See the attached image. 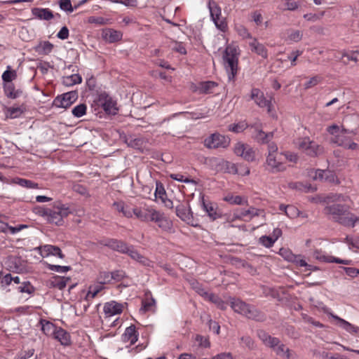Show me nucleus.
<instances>
[{
    "label": "nucleus",
    "instance_id": "nucleus-1",
    "mask_svg": "<svg viewBox=\"0 0 359 359\" xmlns=\"http://www.w3.org/2000/svg\"><path fill=\"white\" fill-rule=\"evenodd\" d=\"M35 212L42 217L48 223L62 226L64 224V218L71 214L72 211L67 205L57 202L51 208H36Z\"/></svg>",
    "mask_w": 359,
    "mask_h": 359
},
{
    "label": "nucleus",
    "instance_id": "nucleus-2",
    "mask_svg": "<svg viewBox=\"0 0 359 359\" xmlns=\"http://www.w3.org/2000/svg\"><path fill=\"white\" fill-rule=\"evenodd\" d=\"M348 206L334 203L325 208V213L330 215L332 219L340 224L353 227L356 222H359V217L348 211Z\"/></svg>",
    "mask_w": 359,
    "mask_h": 359
},
{
    "label": "nucleus",
    "instance_id": "nucleus-3",
    "mask_svg": "<svg viewBox=\"0 0 359 359\" xmlns=\"http://www.w3.org/2000/svg\"><path fill=\"white\" fill-rule=\"evenodd\" d=\"M239 48L234 44L228 45L223 55L224 66L228 75V81L234 82L238 70Z\"/></svg>",
    "mask_w": 359,
    "mask_h": 359
},
{
    "label": "nucleus",
    "instance_id": "nucleus-4",
    "mask_svg": "<svg viewBox=\"0 0 359 359\" xmlns=\"http://www.w3.org/2000/svg\"><path fill=\"white\" fill-rule=\"evenodd\" d=\"M278 146L274 142L268 144V154L264 163L265 170L271 173H278L286 170L285 164L278 157Z\"/></svg>",
    "mask_w": 359,
    "mask_h": 359
},
{
    "label": "nucleus",
    "instance_id": "nucleus-5",
    "mask_svg": "<svg viewBox=\"0 0 359 359\" xmlns=\"http://www.w3.org/2000/svg\"><path fill=\"white\" fill-rule=\"evenodd\" d=\"M231 306L235 312L241 313L248 318L262 321L264 319V316L254 306L245 303L238 299H232Z\"/></svg>",
    "mask_w": 359,
    "mask_h": 359
},
{
    "label": "nucleus",
    "instance_id": "nucleus-6",
    "mask_svg": "<svg viewBox=\"0 0 359 359\" xmlns=\"http://www.w3.org/2000/svg\"><path fill=\"white\" fill-rule=\"evenodd\" d=\"M294 143L296 148L311 157H316L323 153V148L309 137L298 138Z\"/></svg>",
    "mask_w": 359,
    "mask_h": 359
},
{
    "label": "nucleus",
    "instance_id": "nucleus-7",
    "mask_svg": "<svg viewBox=\"0 0 359 359\" xmlns=\"http://www.w3.org/2000/svg\"><path fill=\"white\" fill-rule=\"evenodd\" d=\"M204 146L210 149H226L230 144V139L218 133L211 134L203 141Z\"/></svg>",
    "mask_w": 359,
    "mask_h": 359
},
{
    "label": "nucleus",
    "instance_id": "nucleus-8",
    "mask_svg": "<svg viewBox=\"0 0 359 359\" xmlns=\"http://www.w3.org/2000/svg\"><path fill=\"white\" fill-rule=\"evenodd\" d=\"M234 154L246 161L252 162L256 159V151L250 144L238 142L233 146Z\"/></svg>",
    "mask_w": 359,
    "mask_h": 359
},
{
    "label": "nucleus",
    "instance_id": "nucleus-9",
    "mask_svg": "<svg viewBox=\"0 0 359 359\" xmlns=\"http://www.w3.org/2000/svg\"><path fill=\"white\" fill-rule=\"evenodd\" d=\"M95 102L97 106L101 107L108 114H116L118 112L116 102L107 93L103 92L98 95Z\"/></svg>",
    "mask_w": 359,
    "mask_h": 359
},
{
    "label": "nucleus",
    "instance_id": "nucleus-10",
    "mask_svg": "<svg viewBox=\"0 0 359 359\" xmlns=\"http://www.w3.org/2000/svg\"><path fill=\"white\" fill-rule=\"evenodd\" d=\"M126 277L124 271H101L97 276V282L101 285L114 284Z\"/></svg>",
    "mask_w": 359,
    "mask_h": 359
},
{
    "label": "nucleus",
    "instance_id": "nucleus-11",
    "mask_svg": "<svg viewBox=\"0 0 359 359\" xmlns=\"http://www.w3.org/2000/svg\"><path fill=\"white\" fill-rule=\"evenodd\" d=\"M78 99L76 91H69L57 95L53 102V105L57 108L67 109Z\"/></svg>",
    "mask_w": 359,
    "mask_h": 359
},
{
    "label": "nucleus",
    "instance_id": "nucleus-12",
    "mask_svg": "<svg viewBox=\"0 0 359 359\" xmlns=\"http://www.w3.org/2000/svg\"><path fill=\"white\" fill-rule=\"evenodd\" d=\"M313 257L318 260L320 262L323 263H338L343 264L345 265H348L351 264V260L349 259H342L340 258H337L333 257L332 255H328L325 252L322 251L321 250L316 249L313 252Z\"/></svg>",
    "mask_w": 359,
    "mask_h": 359
},
{
    "label": "nucleus",
    "instance_id": "nucleus-13",
    "mask_svg": "<svg viewBox=\"0 0 359 359\" xmlns=\"http://www.w3.org/2000/svg\"><path fill=\"white\" fill-rule=\"evenodd\" d=\"M201 205L203 210L207 213L210 220L215 221L222 217V212L218 209V206L216 203L210 201H206L203 197Z\"/></svg>",
    "mask_w": 359,
    "mask_h": 359
},
{
    "label": "nucleus",
    "instance_id": "nucleus-14",
    "mask_svg": "<svg viewBox=\"0 0 359 359\" xmlns=\"http://www.w3.org/2000/svg\"><path fill=\"white\" fill-rule=\"evenodd\" d=\"M250 97L259 107L267 108L269 113L271 111L272 104L271 100H267L264 97L263 92H262L259 89L252 88L251 90Z\"/></svg>",
    "mask_w": 359,
    "mask_h": 359
},
{
    "label": "nucleus",
    "instance_id": "nucleus-15",
    "mask_svg": "<svg viewBox=\"0 0 359 359\" xmlns=\"http://www.w3.org/2000/svg\"><path fill=\"white\" fill-rule=\"evenodd\" d=\"M175 212L177 216L180 217L182 221L187 222V224H191L194 226L193 212L189 203H180L177 205L175 208Z\"/></svg>",
    "mask_w": 359,
    "mask_h": 359
},
{
    "label": "nucleus",
    "instance_id": "nucleus-16",
    "mask_svg": "<svg viewBox=\"0 0 359 359\" xmlns=\"http://www.w3.org/2000/svg\"><path fill=\"white\" fill-rule=\"evenodd\" d=\"M125 142L128 147L141 151H143L147 145V140L146 138L142 137H136L133 135L126 137Z\"/></svg>",
    "mask_w": 359,
    "mask_h": 359
},
{
    "label": "nucleus",
    "instance_id": "nucleus-17",
    "mask_svg": "<svg viewBox=\"0 0 359 359\" xmlns=\"http://www.w3.org/2000/svg\"><path fill=\"white\" fill-rule=\"evenodd\" d=\"M125 254H128L133 259L141 263L144 266L154 267V263L140 255L133 245H128V250Z\"/></svg>",
    "mask_w": 359,
    "mask_h": 359
},
{
    "label": "nucleus",
    "instance_id": "nucleus-18",
    "mask_svg": "<svg viewBox=\"0 0 359 359\" xmlns=\"http://www.w3.org/2000/svg\"><path fill=\"white\" fill-rule=\"evenodd\" d=\"M123 305L115 301L107 302L104 306V312L107 317H111L122 313Z\"/></svg>",
    "mask_w": 359,
    "mask_h": 359
},
{
    "label": "nucleus",
    "instance_id": "nucleus-19",
    "mask_svg": "<svg viewBox=\"0 0 359 359\" xmlns=\"http://www.w3.org/2000/svg\"><path fill=\"white\" fill-rule=\"evenodd\" d=\"M327 314L336 321V325L350 333H357L359 328L337 315L330 312Z\"/></svg>",
    "mask_w": 359,
    "mask_h": 359
},
{
    "label": "nucleus",
    "instance_id": "nucleus-20",
    "mask_svg": "<svg viewBox=\"0 0 359 359\" xmlns=\"http://www.w3.org/2000/svg\"><path fill=\"white\" fill-rule=\"evenodd\" d=\"M248 45L252 52L257 54L262 57L266 59L268 57V50L264 44L259 43L256 38L251 39Z\"/></svg>",
    "mask_w": 359,
    "mask_h": 359
},
{
    "label": "nucleus",
    "instance_id": "nucleus-21",
    "mask_svg": "<svg viewBox=\"0 0 359 359\" xmlns=\"http://www.w3.org/2000/svg\"><path fill=\"white\" fill-rule=\"evenodd\" d=\"M41 255L43 257L53 255L60 258H63L64 255L60 248L52 245H44L39 247Z\"/></svg>",
    "mask_w": 359,
    "mask_h": 359
},
{
    "label": "nucleus",
    "instance_id": "nucleus-22",
    "mask_svg": "<svg viewBox=\"0 0 359 359\" xmlns=\"http://www.w3.org/2000/svg\"><path fill=\"white\" fill-rule=\"evenodd\" d=\"M240 212L242 217V220L245 221L251 220L255 217L261 216L263 218L265 217V212L263 209L256 208L252 206L248 210H241Z\"/></svg>",
    "mask_w": 359,
    "mask_h": 359
},
{
    "label": "nucleus",
    "instance_id": "nucleus-23",
    "mask_svg": "<svg viewBox=\"0 0 359 359\" xmlns=\"http://www.w3.org/2000/svg\"><path fill=\"white\" fill-rule=\"evenodd\" d=\"M257 336L266 346L273 349L276 347L280 342L278 338L271 337L264 330H259L257 332Z\"/></svg>",
    "mask_w": 359,
    "mask_h": 359
},
{
    "label": "nucleus",
    "instance_id": "nucleus-24",
    "mask_svg": "<svg viewBox=\"0 0 359 359\" xmlns=\"http://www.w3.org/2000/svg\"><path fill=\"white\" fill-rule=\"evenodd\" d=\"M327 131L332 137H337L341 133H348L352 135H357L356 129H347L344 125L338 126L337 124H332L327 128Z\"/></svg>",
    "mask_w": 359,
    "mask_h": 359
},
{
    "label": "nucleus",
    "instance_id": "nucleus-25",
    "mask_svg": "<svg viewBox=\"0 0 359 359\" xmlns=\"http://www.w3.org/2000/svg\"><path fill=\"white\" fill-rule=\"evenodd\" d=\"M138 339V333L136 331L135 326L132 325L128 327L122 335V340L124 342H128L133 345Z\"/></svg>",
    "mask_w": 359,
    "mask_h": 359
},
{
    "label": "nucleus",
    "instance_id": "nucleus-26",
    "mask_svg": "<svg viewBox=\"0 0 359 359\" xmlns=\"http://www.w3.org/2000/svg\"><path fill=\"white\" fill-rule=\"evenodd\" d=\"M69 280L70 278L69 277L53 276L47 281V285L49 287H56L59 290H62L67 286Z\"/></svg>",
    "mask_w": 359,
    "mask_h": 359
},
{
    "label": "nucleus",
    "instance_id": "nucleus-27",
    "mask_svg": "<svg viewBox=\"0 0 359 359\" xmlns=\"http://www.w3.org/2000/svg\"><path fill=\"white\" fill-rule=\"evenodd\" d=\"M104 245L123 254H125V252L128 250V245L127 243L116 239H109L107 241Z\"/></svg>",
    "mask_w": 359,
    "mask_h": 359
},
{
    "label": "nucleus",
    "instance_id": "nucleus-28",
    "mask_svg": "<svg viewBox=\"0 0 359 359\" xmlns=\"http://www.w3.org/2000/svg\"><path fill=\"white\" fill-rule=\"evenodd\" d=\"M32 15L39 20H50L54 18L53 13L49 8H34L32 9Z\"/></svg>",
    "mask_w": 359,
    "mask_h": 359
},
{
    "label": "nucleus",
    "instance_id": "nucleus-29",
    "mask_svg": "<svg viewBox=\"0 0 359 359\" xmlns=\"http://www.w3.org/2000/svg\"><path fill=\"white\" fill-rule=\"evenodd\" d=\"M53 338L60 341L63 346H69L71 344V337L69 332L60 327H57Z\"/></svg>",
    "mask_w": 359,
    "mask_h": 359
},
{
    "label": "nucleus",
    "instance_id": "nucleus-30",
    "mask_svg": "<svg viewBox=\"0 0 359 359\" xmlns=\"http://www.w3.org/2000/svg\"><path fill=\"white\" fill-rule=\"evenodd\" d=\"M123 34L120 31L113 29H107L103 31L102 38L109 43H114L122 39Z\"/></svg>",
    "mask_w": 359,
    "mask_h": 359
},
{
    "label": "nucleus",
    "instance_id": "nucleus-31",
    "mask_svg": "<svg viewBox=\"0 0 359 359\" xmlns=\"http://www.w3.org/2000/svg\"><path fill=\"white\" fill-rule=\"evenodd\" d=\"M151 209V207H146L142 209L137 207L132 208V217L135 215L136 218L142 222H148L149 215V210Z\"/></svg>",
    "mask_w": 359,
    "mask_h": 359
},
{
    "label": "nucleus",
    "instance_id": "nucleus-32",
    "mask_svg": "<svg viewBox=\"0 0 359 359\" xmlns=\"http://www.w3.org/2000/svg\"><path fill=\"white\" fill-rule=\"evenodd\" d=\"M113 207L118 212L123 214V215L128 218L132 217V208L125 204L122 201H116L113 203Z\"/></svg>",
    "mask_w": 359,
    "mask_h": 359
},
{
    "label": "nucleus",
    "instance_id": "nucleus-33",
    "mask_svg": "<svg viewBox=\"0 0 359 359\" xmlns=\"http://www.w3.org/2000/svg\"><path fill=\"white\" fill-rule=\"evenodd\" d=\"M217 86V83L216 82L210 81H203L198 84L197 90L201 93L209 94L213 93Z\"/></svg>",
    "mask_w": 359,
    "mask_h": 359
},
{
    "label": "nucleus",
    "instance_id": "nucleus-34",
    "mask_svg": "<svg viewBox=\"0 0 359 359\" xmlns=\"http://www.w3.org/2000/svg\"><path fill=\"white\" fill-rule=\"evenodd\" d=\"M53 47V44L50 41H43L35 47V50L40 55H48L52 52Z\"/></svg>",
    "mask_w": 359,
    "mask_h": 359
},
{
    "label": "nucleus",
    "instance_id": "nucleus-35",
    "mask_svg": "<svg viewBox=\"0 0 359 359\" xmlns=\"http://www.w3.org/2000/svg\"><path fill=\"white\" fill-rule=\"evenodd\" d=\"M4 91L6 96L11 99H16L22 93L21 91L15 90L13 83H5L4 85Z\"/></svg>",
    "mask_w": 359,
    "mask_h": 359
},
{
    "label": "nucleus",
    "instance_id": "nucleus-36",
    "mask_svg": "<svg viewBox=\"0 0 359 359\" xmlns=\"http://www.w3.org/2000/svg\"><path fill=\"white\" fill-rule=\"evenodd\" d=\"M204 299L213 303L217 308L222 310H225L226 308V303L224 302L219 296L213 293L208 292L207 296L204 297Z\"/></svg>",
    "mask_w": 359,
    "mask_h": 359
},
{
    "label": "nucleus",
    "instance_id": "nucleus-37",
    "mask_svg": "<svg viewBox=\"0 0 359 359\" xmlns=\"http://www.w3.org/2000/svg\"><path fill=\"white\" fill-rule=\"evenodd\" d=\"M359 55V50H351V51H344L342 53L341 61L345 64L348 65L350 61L358 62Z\"/></svg>",
    "mask_w": 359,
    "mask_h": 359
},
{
    "label": "nucleus",
    "instance_id": "nucleus-38",
    "mask_svg": "<svg viewBox=\"0 0 359 359\" xmlns=\"http://www.w3.org/2000/svg\"><path fill=\"white\" fill-rule=\"evenodd\" d=\"M40 323L41 325V330L47 336L53 337L57 327L53 323L46 320H41Z\"/></svg>",
    "mask_w": 359,
    "mask_h": 359
},
{
    "label": "nucleus",
    "instance_id": "nucleus-39",
    "mask_svg": "<svg viewBox=\"0 0 359 359\" xmlns=\"http://www.w3.org/2000/svg\"><path fill=\"white\" fill-rule=\"evenodd\" d=\"M149 215L148 222H154L156 223L158 225L165 217V214L163 212L158 211L153 208H151V209L149 210Z\"/></svg>",
    "mask_w": 359,
    "mask_h": 359
},
{
    "label": "nucleus",
    "instance_id": "nucleus-40",
    "mask_svg": "<svg viewBox=\"0 0 359 359\" xmlns=\"http://www.w3.org/2000/svg\"><path fill=\"white\" fill-rule=\"evenodd\" d=\"M82 81L81 76L78 74H72L65 76L62 79V83L66 86H72L75 84L81 83Z\"/></svg>",
    "mask_w": 359,
    "mask_h": 359
},
{
    "label": "nucleus",
    "instance_id": "nucleus-41",
    "mask_svg": "<svg viewBox=\"0 0 359 359\" xmlns=\"http://www.w3.org/2000/svg\"><path fill=\"white\" fill-rule=\"evenodd\" d=\"M349 135H352L348 133H341L337 137H332L330 139V142L338 147H341V142H344L347 144L348 142L351 140V137Z\"/></svg>",
    "mask_w": 359,
    "mask_h": 359
},
{
    "label": "nucleus",
    "instance_id": "nucleus-42",
    "mask_svg": "<svg viewBox=\"0 0 359 359\" xmlns=\"http://www.w3.org/2000/svg\"><path fill=\"white\" fill-rule=\"evenodd\" d=\"M316 179L323 180L325 179V181L329 182H334L335 175L334 174L329 170H318L316 172V176L314 177Z\"/></svg>",
    "mask_w": 359,
    "mask_h": 359
},
{
    "label": "nucleus",
    "instance_id": "nucleus-43",
    "mask_svg": "<svg viewBox=\"0 0 359 359\" xmlns=\"http://www.w3.org/2000/svg\"><path fill=\"white\" fill-rule=\"evenodd\" d=\"M103 289V286L101 284L90 285L88 288V293L86 296V300L90 301L95 297V296Z\"/></svg>",
    "mask_w": 359,
    "mask_h": 359
},
{
    "label": "nucleus",
    "instance_id": "nucleus-44",
    "mask_svg": "<svg viewBox=\"0 0 359 359\" xmlns=\"http://www.w3.org/2000/svg\"><path fill=\"white\" fill-rule=\"evenodd\" d=\"M224 201L231 205H243L248 203L247 199H244L241 196L227 195L224 198Z\"/></svg>",
    "mask_w": 359,
    "mask_h": 359
},
{
    "label": "nucleus",
    "instance_id": "nucleus-45",
    "mask_svg": "<svg viewBox=\"0 0 359 359\" xmlns=\"http://www.w3.org/2000/svg\"><path fill=\"white\" fill-rule=\"evenodd\" d=\"M273 351L276 353L281 357H285L287 359L291 358L290 351L288 348H287L283 344L279 342L278 345L273 348Z\"/></svg>",
    "mask_w": 359,
    "mask_h": 359
},
{
    "label": "nucleus",
    "instance_id": "nucleus-46",
    "mask_svg": "<svg viewBox=\"0 0 359 359\" xmlns=\"http://www.w3.org/2000/svg\"><path fill=\"white\" fill-rule=\"evenodd\" d=\"M17 77V73L15 70H11V66L7 67V69L2 74L1 78L4 82L6 83H11V81L15 79Z\"/></svg>",
    "mask_w": 359,
    "mask_h": 359
},
{
    "label": "nucleus",
    "instance_id": "nucleus-47",
    "mask_svg": "<svg viewBox=\"0 0 359 359\" xmlns=\"http://www.w3.org/2000/svg\"><path fill=\"white\" fill-rule=\"evenodd\" d=\"M87 106L84 103L79 104L75 106L72 110V114L76 118H81L86 114Z\"/></svg>",
    "mask_w": 359,
    "mask_h": 359
},
{
    "label": "nucleus",
    "instance_id": "nucleus-48",
    "mask_svg": "<svg viewBox=\"0 0 359 359\" xmlns=\"http://www.w3.org/2000/svg\"><path fill=\"white\" fill-rule=\"evenodd\" d=\"M170 177L171 179H172L174 180L181 182H184L186 184H193L194 185H196L197 184L196 180H194L193 179H189L188 177H185L182 174H179V173L178 174H171L170 175Z\"/></svg>",
    "mask_w": 359,
    "mask_h": 359
},
{
    "label": "nucleus",
    "instance_id": "nucleus-49",
    "mask_svg": "<svg viewBox=\"0 0 359 359\" xmlns=\"http://www.w3.org/2000/svg\"><path fill=\"white\" fill-rule=\"evenodd\" d=\"M155 304V301L152 298H147L142 301V305L140 309V311H142L144 313L152 311Z\"/></svg>",
    "mask_w": 359,
    "mask_h": 359
},
{
    "label": "nucleus",
    "instance_id": "nucleus-50",
    "mask_svg": "<svg viewBox=\"0 0 359 359\" xmlns=\"http://www.w3.org/2000/svg\"><path fill=\"white\" fill-rule=\"evenodd\" d=\"M190 285L191 287L202 297H205L207 296L208 292L205 291V290L202 287L201 285L195 280H192L190 281Z\"/></svg>",
    "mask_w": 359,
    "mask_h": 359
},
{
    "label": "nucleus",
    "instance_id": "nucleus-51",
    "mask_svg": "<svg viewBox=\"0 0 359 359\" xmlns=\"http://www.w3.org/2000/svg\"><path fill=\"white\" fill-rule=\"evenodd\" d=\"M158 227L165 231H171L173 224L172 222L166 216L158 224Z\"/></svg>",
    "mask_w": 359,
    "mask_h": 359
},
{
    "label": "nucleus",
    "instance_id": "nucleus-52",
    "mask_svg": "<svg viewBox=\"0 0 359 359\" xmlns=\"http://www.w3.org/2000/svg\"><path fill=\"white\" fill-rule=\"evenodd\" d=\"M247 128V124L245 122H240L233 123L229 126V130L236 133H239L244 131Z\"/></svg>",
    "mask_w": 359,
    "mask_h": 359
},
{
    "label": "nucleus",
    "instance_id": "nucleus-53",
    "mask_svg": "<svg viewBox=\"0 0 359 359\" xmlns=\"http://www.w3.org/2000/svg\"><path fill=\"white\" fill-rule=\"evenodd\" d=\"M279 254L284 259L290 262H292L293 259H295V255L289 249L280 248Z\"/></svg>",
    "mask_w": 359,
    "mask_h": 359
},
{
    "label": "nucleus",
    "instance_id": "nucleus-54",
    "mask_svg": "<svg viewBox=\"0 0 359 359\" xmlns=\"http://www.w3.org/2000/svg\"><path fill=\"white\" fill-rule=\"evenodd\" d=\"M213 22L216 27L220 31L225 32L227 30L228 26L224 18L219 17L217 19L213 20Z\"/></svg>",
    "mask_w": 359,
    "mask_h": 359
},
{
    "label": "nucleus",
    "instance_id": "nucleus-55",
    "mask_svg": "<svg viewBox=\"0 0 359 359\" xmlns=\"http://www.w3.org/2000/svg\"><path fill=\"white\" fill-rule=\"evenodd\" d=\"M23 111L20 107H10L7 109V117L10 118H15L19 117Z\"/></svg>",
    "mask_w": 359,
    "mask_h": 359
},
{
    "label": "nucleus",
    "instance_id": "nucleus-56",
    "mask_svg": "<svg viewBox=\"0 0 359 359\" xmlns=\"http://www.w3.org/2000/svg\"><path fill=\"white\" fill-rule=\"evenodd\" d=\"M59 6L61 10L66 12L72 13L74 11L71 0H60Z\"/></svg>",
    "mask_w": 359,
    "mask_h": 359
},
{
    "label": "nucleus",
    "instance_id": "nucleus-57",
    "mask_svg": "<svg viewBox=\"0 0 359 359\" xmlns=\"http://www.w3.org/2000/svg\"><path fill=\"white\" fill-rule=\"evenodd\" d=\"M302 33L299 30H291L288 33L287 39L294 42H298L302 39Z\"/></svg>",
    "mask_w": 359,
    "mask_h": 359
},
{
    "label": "nucleus",
    "instance_id": "nucleus-58",
    "mask_svg": "<svg viewBox=\"0 0 359 359\" xmlns=\"http://www.w3.org/2000/svg\"><path fill=\"white\" fill-rule=\"evenodd\" d=\"M209 8H210V15H211L212 20L215 19H217L219 17H222L221 16V13H222L221 8L217 4L213 3V6H211V4H210Z\"/></svg>",
    "mask_w": 359,
    "mask_h": 359
},
{
    "label": "nucleus",
    "instance_id": "nucleus-59",
    "mask_svg": "<svg viewBox=\"0 0 359 359\" xmlns=\"http://www.w3.org/2000/svg\"><path fill=\"white\" fill-rule=\"evenodd\" d=\"M288 187L292 189H296L299 191H304L305 192H309V187L304 185L301 182H292L288 184Z\"/></svg>",
    "mask_w": 359,
    "mask_h": 359
},
{
    "label": "nucleus",
    "instance_id": "nucleus-60",
    "mask_svg": "<svg viewBox=\"0 0 359 359\" xmlns=\"http://www.w3.org/2000/svg\"><path fill=\"white\" fill-rule=\"evenodd\" d=\"M292 262L299 267L310 266L306 262L304 257L302 255H295V259H293Z\"/></svg>",
    "mask_w": 359,
    "mask_h": 359
},
{
    "label": "nucleus",
    "instance_id": "nucleus-61",
    "mask_svg": "<svg viewBox=\"0 0 359 359\" xmlns=\"http://www.w3.org/2000/svg\"><path fill=\"white\" fill-rule=\"evenodd\" d=\"M341 147H343L345 149H348L351 151H359V142H353L351 139L348 142L347 144L344 143L343 142H341Z\"/></svg>",
    "mask_w": 359,
    "mask_h": 359
},
{
    "label": "nucleus",
    "instance_id": "nucleus-62",
    "mask_svg": "<svg viewBox=\"0 0 359 359\" xmlns=\"http://www.w3.org/2000/svg\"><path fill=\"white\" fill-rule=\"evenodd\" d=\"M345 241L348 245L349 249H359V237L351 238L347 236L345 238Z\"/></svg>",
    "mask_w": 359,
    "mask_h": 359
},
{
    "label": "nucleus",
    "instance_id": "nucleus-63",
    "mask_svg": "<svg viewBox=\"0 0 359 359\" xmlns=\"http://www.w3.org/2000/svg\"><path fill=\"white\" fill-rule=\"evenodd\" d=\"M236 31L239 36H242L243 39H248L250 41L253 37L251 34L248 31V29L243 25H239L236 27Z\"/></svg>",
    "mask_w": 359,
    "mask_h": 359
},
{
    "label": "nucleus",
    "instance_id": "nucleus-64",
    "mask_svg": "<svg viewBox=\"0 0 359 359\" xmlns=\"http://www.w3.org/2000/svg\"><path fill=\"white\" fill-rule=\"evenodd\" d=\"M34 353L33 348L28 349L27 351H22L19 353L15 359H29Z\"/></svg>",
    "mask_w": 359,
    "mask_h": 359
}]
</instances>
